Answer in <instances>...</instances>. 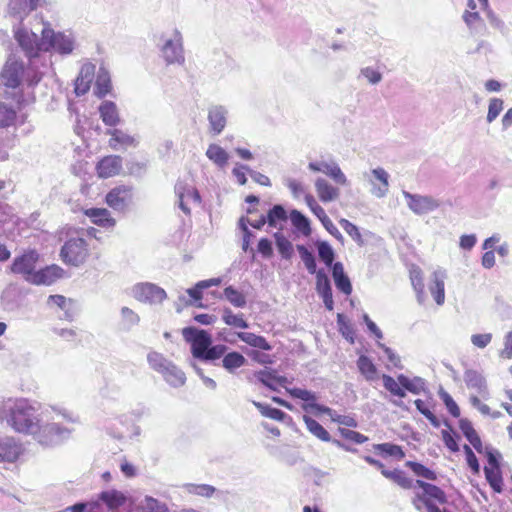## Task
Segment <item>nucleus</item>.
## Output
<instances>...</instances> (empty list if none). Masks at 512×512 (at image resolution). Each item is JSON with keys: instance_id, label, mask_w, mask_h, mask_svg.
Here are the masks:
<instances>
[{"instance_id": "f257e3e1", "label": "nucleus", "mask_w": 512, "mask_h": 512, "mask_svg": "<svg viewBox=\"0 0 512 512\" xmlns=\"http://www.w3.org/2000/svg\"><path fill=\"white\" fill-rule=\"evenodd\" d=\"M33 27L20 26L15 30V41L25 57L32 58V65H42L47 71L51 66L48 52L62 57L71 55L76 48L72 32L55 31L43 17L34 16Z\"/></svg>"}, {"instance_id": "f03ea898", "label": "nucleus", "mask_w": 512, "mask_h": 512, "mask_svg": "<svg viewBox=\"0 0 512 512\" xmlns=\"http://www.w3.org/2000/svg\"><path fill=\"white\" fill-rule=\"evenodd\" d=\"M39 416V405L26 398L9 399L0 408V420L6 421L15 432L25 435L36 431Z\"/></svg>"}, {"instance_id": "7ed1b4c3", "label": "nucleus", "mask_w": 512, "mask_h": 512, "mask_svg": "<svg viewBox=\"0 0 512 512\" xmlns=\"http://www.w3.org/2000/svg\"><path fill=\"white\" fill-rule=\"evenodd\" d=\"M27 59L26 65L23 61L10 57L0 74L3 85L8 88H18L23 83L28 86H34L40 82L46 70L42 65H32V58Z\"/></svg>"}, {"instance_id": "20e7f679", "label": "nucleus", "mask_w": 512, "mask_h": 512, "mask_svg": "<svg viewBox=\"0 0 512 512\" xmlns=\"http://www.w3.org/2000/svg\"><path fill=\"white\" fill-rule=\"evenodd\" d=\"M382 381L384 388L393 396L398 398H404L406 396V391L419 395L426 389L425 380L419 376H415L413 378H409L404 374H399L397 379H394L392 376L383 374Z\"/></svg>"}, {"instance_id": "39448f33", "label": "nucleus", "mask_w": 512, "mask_h": 512, "mask_svg": "<svg viewBox=\"0 0 512 512\" xmlns=\"http://www.w3.org/2000/svg\"><path fill=\"white\" fill-rule=\"evenodd\" d=\"M162 43L158 44L160 55L167 65H183L185 63L183 37L178 29H174L170 37L161 35Z\"/></svg>"}, {"instance_id": "423d86ee", "label": "nucleus", "mask_w": 512, "mask_h": 512, "mask_svg": "<svg viewBox=\"0 0 512 512\" xmlns=\"http://www.w3.org/2000/svg\"><path fill=\"white\" fill-rule=\"evenodd\" d=\"M71 432V429L58 423L51 422L43 425L38 423L36 431L31 435L40 445L44 447H53L68 439Z\"/></svg>"}, {"instance_id": "0eeeda50", "label": "nucleus", "mask_w": 512, "mask_h": 512, "mask_svg": "<svg viewBox=\"0 0 512 512\" xmlns=\"http://www.w3.org/2000/svg\"><path fill=\"white\" fill-rule=\"evenodd\" d=\"M47 4V0H9L7 5V14L13 18L17 23L13 24V36L15 37V30L20 26L33 27L30 21L25 20L32 11L38 7H43Z\"/></svg>"}, {"instance_id": "6e6552de", "label": "nucleus", "mask_w": 512, "mask_h": 512, "mask_svg": "<svg viewBox=\"0 0 512 512\" xmlns=\"http://www.w3.org/2000/svg\"><path fill=\"white\" fill-rule=\"evenodd\" d=\"M88 256V244L82 237H70L60 250L62 261L70 266L78 267L83 264Z\"/></svg>"}, {"instance_id": "1a4fd4ad", "label": "nucleus", "mask_w": 512, "mask_h": 512, "mask_svg": "<svg viewBox=\"0 0 512 512\" xmlns=\"http://www.w3.org/2000/svg\"><path fill=\"white\" fill-rule=\"evenodd\" d=\"M131 293L137 301L150 305L161 304L167 298L166 291L151 282L135 284Z\"/></svg>"}, {"instance_id": "9d476101", "label": "nucleus", "mask_w": 512, "mask_h": 512, "mask_svg": "<svg viewBox=\"0 0 512 512\" xmlns=\"http://www.w3.org/2000/svg\"><path fill=\"white\" fill-rule=\"evenodd\" d=\"M39 260V253L34 250L25 251L23 254L16 256L11 265L10 272L21 275L23 279L29 283V279L33 277L36 271V264Z\"/></svg>"}, {"instance_id": "9b49d317", "label": "nucleus", "mask_w": 512, "mask_h": 512, "mask_svg": "<svg viewBox=\"0 0 512 512\" xmlns=\"http://www.w3.org/2000/svg\"><path fill=\"white\" fill-rule=\"evenodd\" d=\"M105 200L114 211L125 213L133 203V188L127 185L116 186L107 193Z\"/></svg>"}, {"instance_id": "f8f14e48", "label": "nucleus", "mask_w": 512, "mask_h": 512, "mask_svg": "<svg viewBox=\"0 0 512 512\" xmlns=\"http://www.w3.org/2000/svg\"><path fill=\"white\" fill-rule=\"evenodd\" d=\"M184 339L191 344V353L198 359L200 355L212 344L211 335L203 329L193 326L185 327L182 330Z\"/></svg>"}, {"instance_id": "ddd939ff", "label": "nucleus", "mask_w": 512, "mask_h": 512, "mask_svg": "<svg viewBox=\"0 0 512 512\" xmlns=\"http://www.w3.org/2000/svg\"><path fill=\"white\" fill-rule=\"evenodd\" d=\"M418 487L422 489V493H416L412 503L417 510H421L420 502L424 504V501L436 500L440 504L447 503V496L445 492L438 486L417 479L415 481L414 488Z\"/></svg>"}, {"instance_id": "4468645a", "label": "nucleus", "mask_w": 512, "mask_h": 512, "mask_svg": "<svg viewBox=\"0 0 512 512\" xmlns=\"http://www.w3.org/2000/svg\"><path fill=\"white\" fill-rule=\"evenodd\" d=\"M402 194L408 208L417 215L430 213L440 206V202L429 195L412 194L405 190L402 191Z\"/></svg>"}, {"instance_id": "2eb2a0df", "label": "nucleus", "mask_w": 512, "mask_h": 512, "mask_svg": "<svg viewBox=\"0 0 512 512\" xmlns=\"http://www.w3.org/2000/svg\"><path fill=\"white\" fill-rule=\"evenodd\" d=\"M286 392L294 399L302 400L304 403L302 409L305 412H315L316 414L329 413L330 407L317 403V395L307 389L297 387L286 388Z\"/></svg>"}, {"instance_id": "dca6fc26", "label": "nucleus", "mask_w": 512, "mask_h": 512, "mask_svg": "<svg viewBox=\"0 0 512 512\" xmlns=\"http://www.w3.org/2000/svg\"><path fill=\"white\" fill-rule=\"evenodd\" d=\"M371 185V194L377 198H384L389 191V174L381 167L371 170L370 174L365 175Z\"/></svg>"}, {"instance_id": "f3484780", "label": "nucleus", "mask_w": 512, "mask_h": 512, "mask_svg": "<svg viewBox=\"0 0 512 512\" xmlns=\"http://www.w3.org/2000/svg\"><path fill=\"white\" fill-rule=\"evenodd\" d=\"M175 194L178 198V207L186 215H190L191 209L189 205L191 203L199 204L201 202L200 194L197 189L183 182L176 183Z\"/></svg>"}, {"instance_id": "a211bd4d", "label": "nucleus", "mask_w": 512, "mask_h": 512, "mask_svg": "<svg viewBox=\"0 0 512 512\" xmlns=\"http://www.w3.org/2000/svg\"><path fill=\"white\" fill-rule=\"evenodd\" d=\"M228 110L222 105H213L208 109L207 119L210 132L213 135H219L223 132L227 124Z\"/></svg>"}, {"instance_id": "6ab92c4d", "label": "nucleus", "mask_w": 512, "mask_h": 512, "mask_svg": "<svg viewBox=\"0 0 512 512\" xmlns=\"http://www.w3.org/2000/svg\"><path fill=\"white\" fill-rule=\"evenodd\" d=\"M22 445L13 437L0 436V461L13 463L22 454Z\"/></svg>"}, {"instance_id": "aec40b11", "label": "nucleus", "mask_w": 512, "mask_h": 512, "mask_svg": "<svg viewBox=\"0 0 512 512\" xmlns=\"http://www.w3.org/2000/svg\"><path fill=\"white\" fill-rule=\"evenodd\" d=\"M64 270L57 265H50L36 270L33 277L29 279V283L33 285H51L60 279Z\"/></svg>"}, {"instance_id": "412c9836", "label": "nucleus", "mask_w": 512, "mask_h": 512, "mask_svg": "<svg viewBox=\"0 0 512 512\" xmlns=\"http://www.w3.org/2000/svg\"><path fill=\"white\" fill-rule=\"evenodd\" d=\"M316 291L322 298L325 308L328 311H332L334 309L332 287L324 269L318 270L316 277Z\"/></svg>"}, {"instance_id": "4be33fe9", "label": "nucleus", "mask_w": 512, "mask_h": 512, "mask_svg": "<svg viewBox=\"0 0 512 512\" xmlns=\"http://www.w3.org/2000/svg\"><path fill=\"white\" fill-rule=\"evenodd\" d=\"M308 168L313 172H322L329 177H331L336 183L345 185L347 183V178L338 166V164L325 161H316L310 162L308 164Z\"/></svg>"}, {"instance_id": "5701e85b", "label": "nucleus", "mask_w": 512, "mask_h": 512, "mask_svg": "<svg viewBox=\"0 0 512 512\" xmlns=\"http://www.w3.org/2000/svg\"><path fill=\"white\" fill-rule=\"evenodd\" d=\"M96 169L101 178L118 175L122 170V158L117 155L106 156L97 163Z\"/></svg>"}, {"instance_id": "b1692460", "label": "nucleus", "mask_w": 512, "mask_h": 512, "mask_svg": "<svg viewBox=\"0 0 512 512\" xmlns=\"http://www.w3.org/2000/svg\"><path fill=\"white\" fill-rule=\"evenodd\" d=\"M464 382L469 389H474L480 397L488 399L489 390L486 379L480 372L473 369L466 370L464 373Z\"/></svg>"}, {"instance_id": "393cba45", "label": "nucleus", "mask_w": 512, "mask_h": 512, "mask_svg": "<svg viewBox=\"0 0 512 512\" xmlns=\"http://www.w3.org/2000/svg\"><path fill=\"white\" fill-rule=\"evenodd\" d=\"M185 492L191 495H196L204 498L216 497L218 499H225L228 492L216 489L214 486L209 484H195L186 483L183 485Z\"/></svg>"}, {"instance_id": "a878e982", "label": "nucleus", "mask_w": 512, "mask_h": 512, "mask_svg": "<svg viewBox=\"0 0 512 512\" xmlns=\"http://www.w3.org/2000/svg\"><path fill=\"white\" fill-rule=\"evenodd\" d=\"M447 277L446 271L442 268L436 269L431 276L429 291L438 305H442L445 301V284Z\"/></svg>"}, {"instance_id": "bb28decb", "label": "nucleus", "mask_w": 512, "mask_h": 512, "mask_svg": "<svg viewBox=\"0 0 512 512\" xmlns=\"http://www.w3.org/2000/svg\"><path fill=\"white\" fill-rule=\"evenodd\" d=\"M98 111L102 122L106 126L116 127L121 122L117 105L113 101H103Z\"/></svg>"}, {"instance_id": "cd10ccee", "label": "nucleus", "mask_w": 512, "mask_h": 512, "mask_svg": "<svg viewBox=\"0 0 512 512\" xmlns=\"http://www.w3.org/2000/svg\"><path fill=\"white\" fill-rule=\"evenodd\" d=\"M98 495L103 506L105 505L111 512L122 507L127 501L126 495L116 489L105 490L100 492Z\"/></svg>"}, {"instance_id": "c85d7f7f", "label": "nucleus", "mask_w": 512, "mask_h": 512, "mask_svg": "<svg viewBox=\"0 0 512 512\" xmlns=\"http://www.w3.org/2000/svg\"><path fill=\"white\" fill-rule=\"evenodd\" d=\"M85 215L88 216L94 224L104 228H112L116 224V220L111 217L110 212L105 208L87 209Z\"/></svg>"}, {"instance_id": "c756f323", "label": "nucleus", "mask_w": 512, "mask_h": 512, "mask_svg": "<svg viewBox=\"0 0 512 512\" xmlns=\"http://www.w3.org/2000/svg\"><path fill=\"white\" fill-rule=\"evenodd\" d=\"M107 134L111 136L109 140V145L112 149H118L119 146L121 147H130V146H137L138 142L135 140L134 137L127 134L123 130L120 129H109L107 131Z\"/></svg>"}, {"instance_id": "7c9ffc66", "label": "nucleus", "mask_w": 512, "mask_h": 512, "mask_svg": "<svg viewBox=\"0 0 512 512\" xmlns=\"http://www.w3.org/2000/svg\"><path fill=\"white\" fill-rule=\"evenodd\" d=\"M111 91V77L106 67L101 65L95 81L94 93L98 98H104Z\"/></svg>"}, {"instance_id": "2f4dec72", "label": "nucleus", "mask_w": 512, "mask_h": 512, "mask_svg": "<svg viewBox=\"0 0 512 512\" xmlns=\"http://www.w3.org/2000/svg\"><path fill=\"white\" fill-rule=\"evenodd\" d=\"M161 375L170 386L175 388L183 386L186 382L185 373L172 362Z\"/></svg>"}, {"instance_id": "473e14b6", "label": "nucleus", "mask_w": 512, "mask_h": 512, "mask_svg": "<svg viewBox=\"0 0 512 512\" xmlns=\"http://www.w3.org/2000/svg\"><path fill=\"white\" fill-rule=\"evenodd\" d=\"M222 367L229 372L234 374L237 369L244 366L247 363L246 358L237 351L226 352L221 360Z\"/></svg>"}, {"instance_id": "72a5a7b5", "label": "nucleus", "mask_w": 512, "mask_h": 512, "mask_svg": "<svg viewBox=\"0 0 512 512\" xmlns=\"http://www.w3.org/2000/svg\"><path fill=\"white\" fill-rule=\"evenodd\" d=\"M315 188L322 202L333 201L339 194V190L323 178H318L315 181Z\"/></svg>"}, {"instance_id": "f704fd0d", "label": "nucleus", "mask_w": 512, "mask_h": 512, "mask_svg": "<svg viewBox=\"0 0 512 512\" xmlns=\"http://www.w3.org/2000/svg\"><path fill=\"white\" fill-rule=\"evenodd\" d=\"M206 157L219 168H224L229 161V154L226 150L214 143L208 146Z\"/></svg>"}, {"instance_id": "c9c22d12", "label": "nucleus", "mask_w": 512, "mask_h": 512, "mask_svg": "<svg viewBox=\"0 0 512 512\" xmlns=\"http://www.w3.org/2000/svg\"><path fill=\"white\" fill-rule=\"evenodd\" d=\"M228 347L223 344L210 345L198 358V360L205 363H212L213 365H218L216 363L217 360H220L224 357V354L227 352Z\"/></svg>"}, {"instance_id": "e433bc0d", "label": "nucleus", "mask_w": 512, "mask_h": 512, "mask_svg": "<svg viewBox=\"0 0 512 512\" xmlns=\"http://www.w3.org/2000/svg\"><path fill=\"white\" fill-rule=\"evenodd\" d=\"M276 248L284 260H291L294 255V248L290 240L281 232L273 234Z\"/></svg>"}, {"instance_id": "4c0bfd02", "label": "nucleus", "mask_w": 512, "mask_h": 512, "mask_svg": "<svg viewBox=\"0 0 512 512\" xmlns=\"http://www.w3.org/2000/svg\"><path fill=\"white\" fill-rule=\"evenodd\" d=\"M303 421L306 424L307 430L316 438L324 442H330L331 436L329 432L315 419L308 415L303 416Z\"/></svg>"}, {"instance_id": "58836bf2", "label": "nucleus", "mask_w": 512, "mask_h": 512, "mask_svg": "<svg viewBox=\"0 0 512 512\" xmlns=\"http://www.w3.org/2000/svg\"><path fill=\"white\" fill-rule=\"evenodd\" d=\"M237 336L241 341L245 342L246 344L252 347L259 348L265 351H270L272 349V346L263 336L256 335L251 332H238Z\"/></svg>"}, {"instance_id": "ea45409f", "label": "nucleus", "mask_w": 512, "mask_h": 512, "mask_svg": "<svg viewBox=\"0 0 512 512\" xmlns=\"http://www.w3.org/2000/svg\"><path fill=\"white\" fill-rule=\"evenodd\" d=\"M252 404L258 409L262 416L277 420L280 422L285 421V419L290 418L284 411L271 407L267 404L258 401H252Z\"/></svg>"}, {"instance_id": "a19ab883", "label": "nucleus", "mask_w": 512, "mask_h": 512, "mask_svg": "<svg viewBox=\"0 0 512 512\" xmlns=\"http://www.w3.org/2000/svg\"><path fill=\"white\" fill-rule=\"evenodd\" d=\"M296 249L307 271L317 277L318 270L314 254L303 244L296 245Z\"/></svg>"}, {"instance_id": "79ce46f5", "label": "nucleus", "mask_w": 512, "mask_h": 512, "mask_svg": "<svg viewBox=\"0 0 512 512\" xmlns=\"http://www.w3.org/2000/svg\"><path fill=\"white\" fill-rule=\"evenodd\" d=\"M290 220L292 225L301 232L304 236L311 234V227L309 219L303 215L300 211L293 209L290 212Z\"/></svg>"}, {"instance_id": "37998d69", "label": "nucleus", "mask_w": 512, "mask_h": 512, "mask_svg": "<svg viewBox=\"0 0 512 512\" xmlns=\"http://www.w3.org/2000/svg\"><path fill=\"white\" fill-rule=\"evenodd\" d=\"M462 18L472 34H478L480 33V30L485 29L483 20L480 14L476 11L466 10L463 13Z\"/></svg>"}, {"instance_id": "c03bdc74", "label": "nucleus", "mask_w": 512, "mask_h": 512, "mask_svg": "<svg viewBox=\"0 0 512 512\" xmlns=\"http://www.w3.org/2000/svg\"><path fill=\"white\" fill-rule=\"evenodd\" d=\"M223 297L236 308H244L247 304L244 293L240 292L232 285L224 289Z\"/></svg>"}, {"instance_id": "a18cd8bd", "label": "nucleus", "mask_w": 512, "mask_h": 512, "mask_svg": "<svg viewBox=\"0 0 512 512\" xmlns=\"http://www.w3.org/2000/svg\"><path fill=\"white\" fill-rule=\"evenodd\" d=\"M357 367L366 380L372 381L375 379L377 368L368 356L360 355L357 360Z\"/></svg>"}, {"instance_id": "49530a36", "label": "nucleus", "mask_w": 512, "mask_h": 512, "mask_svg": "<svg viewBox=\"0 0 512 512\" xmlns=\"http://www.w3.org/2000/svg\"><path fill=\"white\" fill-rule=\"evenodd\" d=\"M222 320L226 325L247 329L249 327L248 322L243 318V314H234L232 310L225 307L222 312Z\"/></svg>"}, {"instance_id": "de8ad7c7", "label": "nucleus", "mask_w": 512, "mask_h": 512, "mask_svg": "<svg viewBox=\"0 0 512 512\" xmlns=\"http://www.w3.org/2000/svg\"><path fill=\"white\" fill-rule=\"evenodd\" d=\"M266 219L270 227L276 228L279 223L287 221V211L281 204H276L268 211Z\"/></svg>"}, {"instance_id": "09e8293b", "label": "nucleus", "mask_w": 512, "mask_h": 512, "mask_svg": "<svg viewBox=\"0 0 512 512\" xmlns=\"http://www.w3.org/2000/svg\"><path fill=\"white\" fill-rule=\"evenodd\" d=\"M316 248L319 259L328 267H330L335 259V252L327 241L319 240L316 242Z\"/></svg>"}, {"instance_id": "8fccbe9b", "label": "nucleus", "mask_w": 512, "mask_h": 512, "mask_svg": "<svg viewBox=\"0 0 512 512\" xmlns=\"http://www.w3.org/2000/svg\"><path fill=\"white\" fill-rule=\"evenodd\" d=\"M142 512H169L167 505L151 496H145L139 503Z\"/></svg>"}, {"instance_id": "3c124183", "label": "nucleus", "mask_w": 512, "mask_h": 512, "mask_svg": "<svg viewBox=\"0 0 512 512\" xmlns=\"http://www.w3.org/2000/svg\"><path fill=\"white\" fill-rule=\"evenodd\" d=\"M484 474L487 482L491 486V488L497 492H502L503 479L500 469L489 468L487 466L484 467Z\"/></svg>"}, {"instance_id": "603ef678", "label": "nucleus", "mask_w": 512, "mask_h": 512, "mask_svg": "<svg viewBox=\"0 0 512 512\" xmlns=\"http://www.w3.org/2000/svg\"><path fill=\"white\" fill-rule=\"evenodd\" d=\"M406 466L412 470V472L421 478L435 481L437 480V474L435 471L431 470L430 468L424 466L423 464L415 461H407Z\"/></svg>"}, {"instance_id": "864d4df0", "label": "nucleus", "mask_w": 512, "mask_h": 512, "mask_svg": "<svg viewBox=\"0 0 512 512\" xmlns=\"http://www.w3.org/2000/svg\"><path fill=\"white\" fill-rule=\"evenodd\" d=\"M147 361L151 369L158 373H162L167 366L171 363L168 359H166L163 354L158 353L156 351H152L147 355Z\"/></svg>"}, {"instance_id": "5fc2aeb1", "label": "nucleus", "mask_w": 512, "mask_h": 512, "mask_svg": "<svg viewBox=\"0 0 512 512\" xmlns=\"http://www.w3.org/2000/svg\"><path fill=\"white\" fill-rule=\"evenodd\" d=\"M374 450L381 452L387 456L395 457L399 460L405 457V453L401 446L393 443H381L373 446Z\"/></svg>"}, {"instance_id": "6e6d98bb", "label": "nucleus", "mask_w": 512, "mask_h": 512, "mask_svg": "<svg viewBox=\"0 0 512 512\" xmlns=\"http://www.w3.org/2000/svg\"><path fill=\"white\" fill-rule=\"evenodd\" d=\"M337 325L339 327V332L341 335L348 340L351 344L354 343V329L352 325L349 323L345 315L338 313L337 314Z\"/></svg>"}, {"instance_id": "4d7b16f0", "label": "nucleus", "mask_w": 512, "mask_h": 512, "mask_svg": "<svg viewBox=\"0 0 512 512\" xmlns=\"http://www.w3.org/2000/svg\"><path fill=\"white\" fill-rule=\"evenodd\" d=\"M121 319L125 330H131L140 322L139 315L128 307L121 308Z\"/></svg>"}, {"instance_id": "13d9d810", "label": "nucleus", "mask_w": 512, "mask_h": 512, "mask_svg": "<svg viewBox=\"0 0 512 512\" xmlns=\"http://www.w3.org/2000/svg\"><path fill=\"white\" fill-rule=\"evenodd\" d=\"M16 119V111L7 104L0 102V127L11 126Z\"/></svg>"}, {"instance_id": "bf43d9fd", "label": "nucleus", "mask_w": 512, "mask_h": 512, "mask_svg": "<svg viewBox=\"0 0 512 512\" xmlns=\"http://www.w3.org/2000/svg\"><path fill=\"white\" fill-rule=\"evenodd\" d=\"M340 224L342 226V228L344 229V231L359 245V246H363L365 244L363 238H362V235L359 231V228L354 225L353 223H351L349 220L347 219H342L340 221Z\"/></svg>"}, {"instance_id": "052dcab7", "label": "nucleus", "mask_w": 512, "mask_h": 512, "mask_svg": "<svg viewBox=\"0 0 512 512\" xmlns=\"http://www.w3.org/2000/svg\"><path fill=\"white\" fill-rule=\"evenodd\" d=\"M414 404L416 409L429 420L434 428H439L441 426V421L430 411L423 400L416 399Z\"/></svg>"}, {"instance_id": "680f3d73", "label": "nucleus", "mask_w": 512, "mask_h": 512, "mask_svg": "<svg viewBox=\"0 0 512 512\" xmlns=\"http://www.w3.org/2000/svg\"><path fill=\"white\" fill-rule=\"evenodd\" d=\"M390 480L398 484L403 489H412L415 485V481L412 478L407 477L406 473L400 469L393 470V475Z\"/></svg>"}, {"instance_id": "e2e57ef3", "label": "nucleus", "mask_w": 512, "mask_h": 512, "mask_svg": "<svg viewBox=\"0 0 512 512\" xmlns=\"http://www.w3.org/2000/svg\"><path fill=\"white\" fill-rule=\"evenodd\" d=\"M439 396L443 403L445 404L448 412L455 418H458L460 416V408L457 405V403L454 401V399L451 397V395L446 392L444 389L439 390Z\"/></svg>"}, {"instance_id": "0e129e2a", "label": "nucleus", "mask_w": 512, "mask_h": 512, "mask_svg": "<svg viewBox=\"0 0 512 512\" xmlns=\"http://www.w3.org/2000/svg\"><path fill=\"white\" fill-rule=\"evenodd\" d=\"M257 380L262 383L265 387L269 388L272 391H277V388L273 384L275 380V371L274 370H260L255 373Z\"/></svg>"}, {"instance_id": "69168bd1", "label": "nucleus", "mask_w": 512, "mask_h": 512, "mask_svg": "<svg viewBox=\"0 0 512 512\" xmlns=\"http://www.w3.org/2000/svg\"><path fill=\"white\" fill-rule=\"evenodd\" d=\"M325 415H328L331 420L335 423H338L340 425H344L347 427H357L358 423L355 420L354 417L348 416V415H340L335 410L330 408L329 413H324Z\"/></svg>"}, {"instance_id": "338daca9", "label": "nucleus", "mask_w": 512, "mask_h": 512, "mask_svg": "<svg viewBox=\"0 0 512 512\" xmlns=\"http://www.w3.org/2000/svg\"><path fill=\"white\" fill-rule=\"evenodd\" d=\"M204 286L201 281L197 282L194 287L188 288L185 292L191 298L194 306L202 308L203 304L200 302L203 298Z\"/></svg>"}, {"instance_id": "774afa93", "label": "nucleus", "mask_w": 512, "mask_h": 512, "mask_svg": "<svg viewBox=\"0 0 512 512\" xmlns=\"http://www.w3.org/2000/svg\"><path fill=\"white\" fill-rule=\"evenodd\" d=\"M503 110V100L499 98H492L489 101L487 122H493Z\"/></svg>"}]
</instances>
